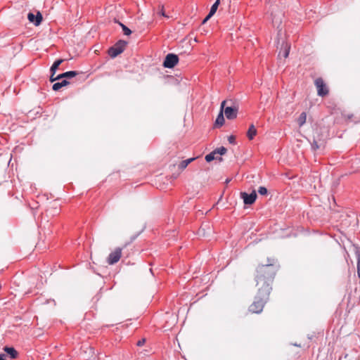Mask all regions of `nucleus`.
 I'll return each mask as SVG.
<instances>
[{
	"instance_id": "f257e3e1",
	"label": "nucleus",
	"mask_w": 360,
	"mask_h": 360,
	"mask_svg": "<svg viewBox=\"0 0 360 360\" xmlns=\"http://www.w3.org/2000/svg\"><path fill=\"white\" fill-rule=\"evenodd\" d=\"M276 274V268L272 264L262 265L257 269L256 282L257 293L254 302L250 305L249 311L259 314L269 300L271 290V285Z\"/></svg>"
},
{
	"instance_id": "f03ea898",
	"label": "nucleus",
	"mask_w": 360,
	"mask_h": 360,
	"mask_svg": "<svg viewBox=\"0 0 360 360\" xmlns=\"http://www.w3.org/2000/svg\"><path fill=\"white\" fill-rule=\"evenodd\" d=\"M127 46V42L123 40H120L113 46L108 49V54L111 58H115L120 53H122Z\"/></svg>"
},
{
	"instance_id": "7ed1b4c3",
	"label": "nucleus",
	"mask_w": 360,
	"mask_h": 360,
	"mask_svg": "<svg viewBox=\"0 0 360 360\" xmlns=\"http://www.w3.org/2000/svg\"><path fill=\"white\" fill-rule=\"evenodd\" d=\"M314 84L317 89V94L319 96L323 97L328 95V89L322 78H317L314 81Z\"/></svg>"
},
{
	"instance_id": "20e7f679",
	"label": "nucleus",
	"mask_w": 360,
	"mask_h": 360,
	"mask_svg": "<svg viewBox=\"0 0 360 360\" xmlns=\"http://www.w3.org/2000/svg\"><path fill=\"white\" fill-rule=\"evenodd\" d=\"M122 249L117 248L114 251L110 252L107 258V262L110 265H112L118 262L122 257Z\"/></svg>"
},
{
	"instance_id": "39448f33",
	"label": "nucleus",
	"mask_w": 360,
	"mask_h": 360,
	"mask_svg": "<svg viewBox=\"0 0 360 360\" xmlns=\"http://www.w3.org/2000/svg\"><path fill=\"white\" fill-rule=\"evenodd\" d=\"M179 62V57L174 53H169L166 56L163 62V66L167 68H174Z\"/></svg>"
},
{
	"instance_id": "423d86ee",
	"label": "nucleus",
	"mask_w": 360,
	"mask_h": 360,
	"mask_svg": "<svg viewBox=\"0 0 360 360\" xmlns=\"http://www.w3.org/2000/svg\"><path fill=\"white\" fill-rule=\"evenodd\" d=\"M240 197L245 205H252L257 199V193L255 191H253L250 194L242 192L240 193Z\"/></svg>"
},
{
	"instance_id": "0eeeda50",
	"label": "nucleus",
	"mask_w": 360,
	"mask_h": 360,
	"mask_svg": "<svg viewBox=\"0 0 360 360\" xmlns=\"http://www.w3.org/2000/svg\"><path fill=\"white\" fill-rule=\"evenodd\" d=\"M224 113L227 119L233 120L237 117L238 108L236 106L226 107L224 108Z\"/></svg>"
},
{
	"instance_id": "6e6552de",
	"label": "nucleus",
	"mask_w": 360,
	"mask_h": 360,
	"mask_svg": "<svg viewBox=\"0 0 360 360\" xmlns=\"http://www.w3.org/2000/svg\"><path fill=\"white\" fill-rule=\"evenodd\" d=\"M27 18L30 22H32L35 26H38L42 21V15L40 12H37V15H34L32 13H29Z\"/></svg>"
},
{
	"instance_id": "1a4fd4ad",
	"label": "nucleus",
	"mask_w": 360,
	"mask_h": 360,
	"mask_svg": "<svg viewBox=\"0 0 360 360\" xmlns=\"http://www.w3.org/2000/svg\"><path fill=\"white\" fill-rule=\"evenodd\" d=\"M226 103V101H223L221 103V110L216 119L215 124L219 126H222L224 123V117L223 115L224 108Z\"/></svg>"
},
{
	"instance_id": "9d476101",
	"label": "nucleus",
	"mask_w": 360,
	"mask_h": 360,
	"mask_svg": "<svg viewBox=\"0 0 360 360\" xmlns=\"http://www.w3.org/2000/svg\"><path fill=\"white\" fill-rule=\"evenodd\" d=\"M290 49V46L288 43L282 44L281 51L278 53V58L283 57L284 58H288Z\"/></svg>"
},
{
	"instance_id": "9b49d317",
	"label": "nucleus",
	"mask_w": 360,
	"mask_h": 360,
	"mask_svg": "<svg viewBox=\"0 0 360 360\" xmlns=\"http://www.w3.org/2000/svg\"><path fill=\"white\" fill-rule=\"evenodd\" d=\"M78 75V72L77 71H68L66 72H64L63 74L58 75L56 76V79H63V78H72Z\"/></svg>"
},
{
	"instance_id": "f8f14e48",
	"label": "nucleus",
	"mask_w": 360,
	"mask_h": 360,
	"mask_svg": "<svg viewBox=\"0 0 360 360\" xmlns=\"http://www.w3.org/2000/svg\"><path fill=\"white\" fill-rule=\"evenodd\" d=\"M257 135V129L254 124H251L248 130L247 136L250 140H252Z\"/></svg>"
},
{
	"instance_id": "ddd939ff",
	"label": "nucleus",
	"mask_w": 360,
	"mask_h": 360,
	"mask_svg": "<svg viewBox=\"0 0 360 360\" xmlns=\"http://www.w3.org/2000/svg\"><path fill=\"white\" fill-rule=\"evenodd\" d=\"M314 139L313 141V143H311V148L314 150H316L321 147V146L323 145V141L319 137H316V139L315 136H314Z\"/></svg>"
},
{
	"instance_id": "4468645a",
	"label": "nucleus",
	"mask_w": 360,
	"mask_h": 360,
	"mask_svg": "<svg viewBox=\"0 0 360 360\" xmlns=\"http://www.w3.org/2000/svg\"><path fill=\"white\" fill-rule=\"evenodd\" d=\"M4 350L11 356L12 359L18 357V352L13 347H5Z\"/></svg>"
},
{
	"instance_id": "2eb2a0df",
	"label": "nucleus",
	"mask_w": 360,
	"mask_h": 360,
	"mask_svg": "<svg viewBox=\"0 0 360 360\" xmlns=\"http://www.w3.org/2000/svg\"><path fill=\"white\" fill-rule=\"evenodd\" d=\"M69 82L66 79H63L60 82H56L53 85V90L54 91H58L60 89H61L63 86H65L68 85Z\"/></svg>"
},
{
	"instance_id": "dca6fc26",
	"label": "nucleus",
	"mask_w": 360,
	"mask_h": 360,
	"mask_svg": "<svg viewBox=\"0 0 360 360\" xmlns=\"http://www.w3.org/2000/svg\"><path fill=\"white\" fill-rule=\"evenodd\" d=\"M64 61L63 59H58L56 60L52 66L51 67V72H53V75H55L57 69L58 68L59 65Z\"/></svg>"
},
{
	"instance_id": "f3484780",
	"label": "nucleus",
	"mask_w": 360,
	"mask_h": 360,
	"mask_svg": "<svg viewBox=\"0 0 360 360\" xmlns=\"http://www.w3.org/2000/svg\"><path fill=\"white\" fill-rule=\"evenodd\" d=\"M306 120H307V114L306 112H302L300 114V115L299 116V117L297 118V124H299L300 127H302V125H304L306 122Z\"/></svg>"
},
{
	"instance_id": "a211bd4d",
	"label": "nucleus",
	"mask_w": 360,
	"mask_h": 360,
	"mask_svg": "<svg viewBox=\"0 0 360 360\" xmlns=\"http://www.w3.org/2000/svg\"><path fill=\"white\" fill-rule=\"evenodd\" d=\"M194 160H195V158H189V159L181 161L179 165V169H181L182 170L184 169L188 165V164H190Z\"/></svg>"
},
{
	"instance_id": "6ab92c4d",
	"label": "nucleus",
	"mask_w": 360,
	"mask_h": 360,
	"mask_svg": "<svg viewBox=\"0 0 360 360\" xmlns=\"http://www.w3.org/2000/svg\"><path fill=\"white\" fill-rule=\"evenodd\" d=\"M220 4V0H216L215 3L212 6L210 11V16H212L217 11Z\"/></svg>"
},
{
	"instance_id": "aec40b11",
	"label": "nucleus",
	"mask_w": 360,
	"mask_h": 360,
	"mask_svg": "<svg viewBox=\"0 0 360 360\" xmlns=\"http://www.w3.org/2000/svg\"><path fill=\"white\" fill-rule=\"evenodd\" d=\"M158 14L161 15V16H163V17H165L166 18H169V16L166 14V13L165 11L164 6H162V5L159 6Z\"/></svg>"
},
{
	"instance_id": "412c9836",
	"label": "nucleus",
	"mask_w": 360,
	"mask_h": 360,
	"mask_svg": "<svg viewBox=\"0 0 360 360\" xmlns=\"http://www.w3.org/2000/svg\"><path fill=\"white\" fill-rule=\"evenodd\" d=\"M119 25H120V27H122V31L124 32V34L125 35H130L131 33V31L130 30V29H129L127 26H125L124 24H122V22H119Z\"/></svg>"
},
{
	"instance_id": "4be33fe9",
	"label": "nucleus",
	"mask_w": 360,
	"mask_h": 360,
	"mask_svg": "<svg viewBox=\"0 0 360 360\" xmlns=\"http://www.w3.org/2000/svg\"><path fill=\"white\" fill-rule=\"evenodd\" d=\"M226 150H227L226 148H224V146H221V147L214 150V153H216V154H219V155H222L226 153Z\"/></svg>"
},
{
	"instance_id": "5701e85b",
	"label": "nucleus",
	"mask_w": 360,
	"mask_h": 360,
	"mask_svg": "<svg viewBox=\"0 0 360 360\" xmlns=\"http://www.w3.org/2000/svg\"><path fill=\"white\" fill-rule=\"evenodd\" d=\"M215 154L214 150L212 153H210V154L207 155L205 156V160L207 162H211L212 160L215 159Z\"/></svg>"
},
{
	"instance_id": "b1692460",
	"label": "nucleus",
	"mask_w": 360,
	"mask_h": 360,
	"mask_svg": "<svg viewBox=\"0 0 360 360\" xmlns=\"http://www.w3.org/2000/svg\"><path fill=\"white\" fill-rule=\"evenodd\" d=\"M258 193L262 195H266L268 193L266 188L260 186L258 189Z\"/></svg>"
},
{
	"instance_id": "393cba45",
	"label": "nucleus",
	"mask_w": 360,
	"mask_h": 360,
	"mask_svg": "<svg viewBox=\"0 0 360 360\" xmlns=\"http://www.w3.org/2000/svg\"><path fill=\"white\" fill-rule=\"evenodd\" d=\"M228 141L231 144H236V136L231 135L228 137Z\"/></svg>"
},
{
	"instance_id": "a878e982",
	"label": "nucleus",
	"mask_w": 360,
	"mask_h": 360,
	"mask_svg": "<svg viewBox=\"0 0 360 360\" xmlns=\"http://www.w3.org/2000/svg\"><path fill=\"white\" fill-rule=\"evenodd\" d=\"M145 342H146V340H145V339H141V340H139V341L137 342V345H138V346H139V347H141V346L143 345V344L145 343Z\"/></svg>"
},
{
	"instance_id": "bb28decb",
	"label": "nucleus",
	"mask_w": 360,
	"mask_h": 360,
	"mask_svg": "<svg viewBox=\"0 0 360 360\" xmlns=\"http://www.w3.org/2000/svg\"><path fill=\"white\" fill-rule=\"evenodd\" d=\"M58 79H56V77H54V75H53V73L51 74V77H50V81L51 82H53L54 81L56 80H58Z\"/></svg>"
},
{
	"instance_id": "cd10ccee",
	"label": "nucleus",
	"mask_w": 360,
	"mask_h": 360,
	"mask_svg": "<svg viewBox=\"0 0 360 360\" xmlns=\"http://www.w3.org/2000/svg\"><path fill=\"white\" fill-rule=\"evenodd\" d=\"M212 16H210V13L203 20L202 23H205Z\"/></svg>"
},
{
	"instance_id": "c85d7f7f",
	"label": "nucleus",
	"mask_w": 360,
	"mask_h": 360,
	"mask_svg": "<svg viewBox=\"0 0 360 360\" xmlns=\"http://www.w3.org/2000/svg\"><path fill=\"white\" fill-rule=\"evenodd\" d=\"M0 360H6V355L4 354H0Z\"/></svg>"
}]
</instances>
